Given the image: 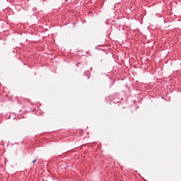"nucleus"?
Returning a JSON list of instances; mask_svg holds the SVG:
<instances>
[{"label":"nucleus","instance_id":"1","mask_svg":"<svg viewBox=\"0 0 181 181\" xmlns=\"http://www.w3.org/2000/svg\"><path fill=\"white\" fill-rule=\"evenodd\" d=\"M36 162H37V159H35V160H33V163H36Z\"/></svg>","mask_w":181,"mask_h":181}]
</instances>
